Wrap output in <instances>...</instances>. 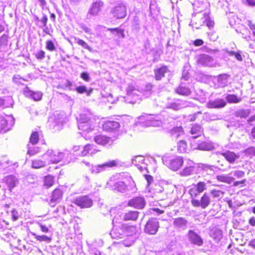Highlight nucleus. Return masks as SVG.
<instances>
[{
    "instance_id": "1",
    "label": "nucleus",
    "mask_w": 255,
    "mask_h": 255,
    "mask_svg": "<svg viewBox=\"0 0 255 255\" xmlns=\"http://www.w3.org/2000/svg\"><path fill=\"white\" fill-rule=\"evenodd\" d=\"M202 128H186V131L183 128H171L170 133L173 138L177 139L183 137L184 135L188 137L189 140L195 139L200 136L203 131Z\"/></svg>"
},
{
    "instance_id": "2",
    "label": "nucleus",
    "mask_w": 255,
    "mask_h": 255,
    "mask_svg": "<svg viewBox=\"0 0 255 255\" xmlns=\"http://www.w3.org/2000/svg\"><path fill=\"white\" fill-rule=\"evenodd\" d=\"M107 129L110 133V136L102 135L96 136L94 137V140L97 143L105 145L117 138L120 134H123V128H107Z\"/></svg>"
},
{
    "instance_id": "3",
    "label": "nucleus",
    "mask_w": 255,
    "mask_h": 255,
    "mask_svg": "<svg viewBox=\"0 0 255 255\" xmlns=\"http://www.w3.org/2000/svg\"><path fill=\"white\" fill-rule=\"evenodd\" d=\"M67 155V158H70V159H66L65 161L70 163L71 161V158L72 156L71 153H69L68 151L65 152H59L52 150H48L46 153L44 155L45 158L49 163H55L61 161L64 156Z\"/></svg>"
},
{
    "instance_id": "4",
    "label": "nucleus",
    "mask_w": 255,
    "mask_h": 255,
    "mask_svg": "<svg viewBox=\"0 0 255 255\" xmlns=\"http://www.w3.org/2000/svg\"><path fill=\"white\" fill-rule=\"evenodd\" d=\"M164 165L173 171H177L183 165L184 161L181 156H164L162 158Z\"/></svg>"
},
{
    "instance_id": "5",
    "label": "nucleus",
    "mask_w": 255,
    "mask_h": 255,
    "mask_svg": "<svg viewBox=\"0 0 255 255\" xmlns=\"http://www.w3.org/2000/svg\"><path fill=\"white\" fill-rule=\"evenodd\" d=\"M117 160H111L102 164L91 165L90 163L85 162L86 165L90 168L91 172L94 174H98L105 171L107 169L116 166L117 165Z\"/></svg>"
},
{
    "instance_id": "6",
    "label": "nucleus",
    "mask_w": 255,
    "mask_h": 255,
    "mask_svg": "<svg viewBox=\"0 0 255 255\" xmlns=\"http://www.w3.org/2000/svg\"><path fill=\"white\" fill-rule=\"evenodd\" d=\"M118 220V218L117 217H115L113 219L114 228L110 235L112 238L114 239H121L126 236L123 224H121V222H119Z\"/></svg>"
},
{
    "instance_id": "7",
    "label": "nucleus",
    "mask_w": 255,
    "mask_h": 255,
    "mask_svg": "<svg viewBox=\"0 0 255 255\" xmlns=\"http://www.w3.org/2000/svg\"><path fill=\"white\" fill-rule=\"evenodd\" d=\"M114 17L119 19L123 18L127 15V5L126 2L119 1L112 8L111 11Z\"/></svg>"
},
{
    "instance_id": "8",
    "label": "nucleus",
    "mask_w": 255,
    "mask_h": 255,
    "mask_svg": "<svg viewBox=\"0 0 255 255\" xmlns=\"http://www.w3.org/2000/svg\"><path fill=\"white\" fill-rule=\"evenodd\" d=\"M138 120L140 123H144L145 121V126L147 127H159L162 126V122L161 121L146 114L139 117Z\"/></svg>"
},
{
    "instance_id": "9",
    "label": "nucleus",
    "mask_w": 255,
    "mask_h": 255,
    "mask_svg": "<svg viewBox=\"0 0 255 255\" xmlns=\"http://www.w3.org/2000/svg\"><path fill=\"white\" fill-rule=\"evenodd\" d=\"M198 63L204 66L209 67H219L220 64L215 61L210 56L207 54H201L198 58Z\"/></svg>"
},
{
    "instance_id": "10",
    "label": "nucleus",
    "mask_w": 255,
    "mask_h": 255,
    "mask_svg": "<svg viewBox=\"0 0 255 255\" xmlns=\"http://www.w3.org/2000/svg\"><path fill=\"white\" fill-rule=\"evenodd\" d=\"M159 227V223L156 218H151L146 223L144 231L145 233L154 235L156 233Z\"/></svg>"
},
{
    "instance_id": "11",
    "label": "nucleus",
    "mask_w": 255,
    "mask_h": 255,
    "mask_svg": "<svg viewBox=\"0 0 255 255\" xmlns=\"http://www.w3.org/2000/svg\"><path fill=\"white\" fill-rule=\"evenodd\" d=\"M66 122V116L64 113H59L56 112L54 113L48 119L49 123H54L52 125L54 127L63 126V124Z\"/></svg>"
},
{
    "instance_id": "12",
    "label": "nucleus",
    "mask_w": 255,
    "mask_h": 255,
    "mask_svg": "<svg viewBox=\"0 0 255 255\" xmlns=\"http://www.w3.org/2000/svg\"><path fill=\"white\" fill-rule=\"evenodd\" d=\"M73 203L81 208H90L93 205L92 200L87 196L77 197L73 199Z\"/></svg>"
},
{
    "instance_id": "13",
    "label": "nucleus",
    "mask_w": 255,
    "mask_h": 255,
    "mask_svg": "<svg viewBox=\"0 0 255 255\" xmlns=\"http://www.w3.org/2000/svg\"><path fill=\"white\" fill-rule=\"evenodd\" d=\"M191 203L194 207H201L202 209H205L210 203V198L209 195L205 193L200 200H196L195 198H192Z\"/></svg>"
},
{
    "instance_id": "14",
    "label": "nucleus",
    "mask_w": 255,
    "mask_h": 255,
    "mask_svg": "<svg viewBox=\"0 0 255 255\" xmlns=\"http://www.w3.org/2000/svg\"><path fill=\"white\" fill-rule=\"evenodd\" d=\"M148 160L145 159L143 156H136L132 159V163L141 171L143 172L147 170Z\"/></svg>"
},
{
    "instance_id": "15",
    "label": "nucleus",
    "mask_w": 255,
    "mask_h": 255,
    "mask_svg": "<svg viewBox=\"0 0 255 255\" xmlns=\"http://www.w3.org/2000/svg\"><path fill=\"white\" fill-rule=\"evenodd\" d=\"M206 189V184L204 182H199L194 185L189 191L192 198H196L199 193Z\"/></svg>"
},
{
    "instance_id": "16",
    "label": "nucleus",
    "mask_w": 255,
    "mask_h": 255,
    "mask_svg": "<svg viewBox=\"0 0 255 255\" xmlns=\"http://www.w3.org/2000/svg\"><path fill=\"white\" fill-rule=\"evenodd\" d=\"M188 239L190 243L201 246L203 245V240L201 237L193 230H190L187 234Z\"/></svg>"
},
{
    "instance_id": "17",
    "label": "nucleus",
    "mask_w": 255,
    "mask_h": 255,
    "mask_svg": "<svg viewBox=\"0 0 255 255\" xmlns=\"http://www.w3.org/2000/svg\"><path fill=\"white\" fill-rule=\"evenodd\" d=\"M189 103L186 101L177 100L174 102L168 104L166 108L177 111L189 106Z\"/></svg>"
},
{
    "instance_id": "18",
    "label": "nucleus",
    "mask_w": 255,
    "mask_h": 255,
    "mask_svg": "<svg viewBox=\"0 0 255 255\" xmlns=\"http://www.w3.org/2000/svg\"><path fill=\"white\" fill-rule=\"evenodd\" d=\"M2 182L6 184L10 192L18 184V179L13 175H8L4 177L2 179Z\"/></svg>"
},
{
    "instance_id": "19",
    "label": "nucleus",
    "mask_w": 255,
    "mask_h": 255,
    "mask_svg": "<svg viewBox=\"0 0 255 255\" xmlns=\"http://www.w3.org/2000/svg\"><path fill=\"white\" fill-rule=\"evenodd\" d=\"M103 6V2L100 0H96L93 2L91 7L90 8L88 13V16L97 15L99 12L101 10Z\"/></svg>"
},
{
    "instance_id": "20",
    "label": "nucleus",
    "mask_w": 255,
    "mask_h": 255,
    "mask_svg": "<svg viewBox=\"0 0 255 255\" xmlns=\"http://www.w3.org/2000/svg\"><path fill=\"white\" fill-rule=\"evenodd\" d=\"M128 205L135 208L142 209L145 205V201L143 198L136 197L130 200L128 203Z\"/></svg>"
},
{
    "instance_id": "21",
    "label": "nucleus",
    "mask_w": 255,
    "mask_h": 255,
    "mask_svg": "<svg viewBox=\"0 0 255 255\" xmlns=\"http://www.w3.org/2000/svg\"><path fill=\"white\" fill-rule=\"evenodd\" d=\"M195 170L194 162L189 159L187 161L186 166L181 171V175L182 176H189L193 174Z\"/></svg>"
},
{
    "instance_id": "22",
    "label": "nucleus",
    "mask_w": 255,
    "mask_h": 255,
    "mask_svg": "<svg viewBox=\"0 0 255 255\" xmlns=\"http://www.w3.org/2000/svg\"><path fill=\"white\" fill-rule=\"evenodd\" d=\"M24 93L27 97H30L34 101H40L42 97V93L40 92H33L31 91L28 87L24 90Z\"/></svg>"
},
{
    "instance_id": "23",
    "label": "nucleus",
    "mask_w": 255,
    "mask_h": 255,
    "mask_svg": "<svg viewBox=\"0 0 255 255\" xmlns=\"http://www.w3.org/2000/svg\"><path fill=\"white\" fill-rule=\"evenodd\" d=\"M62 192L59 189L54 190L52 194V198L50 200V204L51 206L54 207L56 203H58L61 199Z\"/></svg>"
},
{
    "instance_id": "24",
    "label": "nucleus",
    "mask_w": 255,
    "mask_h": 255,
    "mask_svg": "<svg viewBox=\"0 0 255 255\" xmlns=\"http://www.w3.org/2000/svg\"><path fill=\"white\" fill-rule=\"evenodd\" d=\"M226 102L223 99H216L208 103V107L210 108H222L226 105Z\"/></svg>"
},
{
    "instance_id": "25",
    "label": "nucleus",
    "mask_w": 255,
    "mask_h": 255,
    "mask_svg": "<svg viewBox=\"0 0 255 255\" xmlns=\"http://www.w3.org/2000/svg\"><path fill=\"white\" fill-rule=\"evenodd\" d=\"M230 76L227 74H222L217 76V84L218 87L224 88L228 85Z\"/></svg>"
},
{
    "instance_id": "26",
    "label": "nucleus",
    "mask_w": 255,
    "mask_h": 255,
    "mask_svg": "<svg viewBox=\"0 0 255 255\" xmlns=\"http://www.w3.org/2000/svg\"><path fill=\"white\" fill-rule=\"evenodd\" d=\"M216 179L221 182L227 184H231L235 180V178L231 176V173L221 174L216 176Z\"/></svg>"
},
{
    "instance_id": "27",
    "label": "nucleus",
    "mask_w": 255,
    "mask_h": 255,
    "mask_svg": "<svg viewBox=\"0 0 255 255\" xmlns=\"http://www.w3.org/2000/svg\"><path fill=\"white\" fill-rule=\"evenodd\" d=\"M188 221L182 217L175 218L173 221V225L176 228L184 230L187 227Z\"/></svg>"
},
{
    "instance_id": "28",
    "label": "nucleus",
    "mask_w": 255,
    "mask_h": 255,
    "mask_svg": "<svg viewBox=\"0 0 255 255\" xmlns=\"http://www.w3.org/2000/svg\"><path fill=\"white\" fill-rule=\"evenodd\" d=\"M175 91L179 95L185 96L190 95L191 93L190 89L182 82L175 89Z\"/></svg>"
},
{
    "instance_id": "29",
    "label": "nucleus",
    "mask_w": 255,
    "mask_h": 255,
    "mask_svg": "<svg viewBox=\"0 0 255 255\" xmlns=\"http://www.w3.org/2000/svg\"><path fill=\"white\" fill-rule=\"evenodd\" d=\"M15 120L12 117H8L7 119L0 116V128H5L6 126L13 127Z\"/></svg>"
},
{
    "instance_id": "30",
    "label": "nucleus",
    "mask_w": 255,
    "mask_h": 255,
    "mask_svg": "<svg viewBox=\"0 0 255 255\" xmlns=\"http://www.w3.org/2000/svg\"><path fill=\"white\" fill-rule=\"evenodd\" d=\"M222 156L230 163H233L239 158V156L236 154L234 152L227 151L226 152H222Z\"/></svg>"
},
{
    "instance_id": "31",
    "label": "nucleus",
    "mask_w": 255,
    "mask_h": 255,
    "mask_svg": "<svg viewBox=\"0 0 255 255\" xmlns=\"http://www.w3.org/2000/svg\"><path fill=\"white\" fill-rule=\"evenodd\" d=\"M98 150L95 148V145L91 144H87L84 147V149L82 151V155L86 156L88 154L93 155L96 153Z\"/></svg>"
},
{
    "instance_id": "32",
    "label": "nucleus",
    "mask_w": 255,
    "mask_h": 255,
    "mask_svg": "<svg viewBox=\"0 0 255 255\" xmlns=\"http://www.w3.org/2000/svg\"><path fill=\"white\" fill-rule=\"evenodd\" d=\"M125 229L126 236H132L137 232V227L135 226H128L127 224H123Z\"/></svg>"
},
{
    "instance_id": "33",
    "label": "nucleus",
    "mask_w": 255,
    "mask_h": 255,
    "mask_svg": "<svg viewBox=\"0 0 255 255\" xmlns=\"http://www.w3.org/2000/svg\"><path fill=\"white\" fill-rule=\"evenodd\" d=\"M123 219L125 221H135L138 216V212L137 211H129L123 215Z\"/></svg>"
},
{
    "instance_id": "34",
    "label": "nucleus",
    "mask_w": 255,
    "mask_h": 255,
    "mask_svg": "<svg viewBox=\"0 0 255 255\" xmlns=\"http://www.w3.org/2000/svg\"><path fill=\"white\" fill-rule=\"evenodd\" d=\"M167 67L165 66L156 69L154 72L155 79L156 80H160L162 77L164 76V74L167 72Z\"/></svg>"
},
{
    "instance_id": "35",
    "label": "nucleus",
    "mask_w": 255,
    "mask_h": 255,
    "mask_svg": "<svg viewBox=\"0 0 255 255\" xmlns=\"http://www.w3.org/2000/svg\"><path fill=\"white\" fill-rule=\"evenodd\" d=\"M94 129V128H86L80 133L86 139L90 140L92 137H95L94 136L95 132Z\"/></svg>"
},
{
    "instance_id": "36",
    "label": "nucleus",
    "mask_w": 255,
    "mask_h": 255,
    "mask_svg": "<svg viewBox=\"0 0 255 255\" xmlns=\"http://www.w3.org/2000/svg\"><path fill=\"white\" fill-rule=\"evenodd\" d=\"M177 150L181 153L188 152L189 151L187 143L184 140H180L177 143Z\"/></svg>"
},
{
    "instance_id": "37",
    "label": "nucleus",
    "mask_w": 255,
    "mask_h": 255,
    "mask_svg": "<svg viewBox=\"0 0 255 255\" xmlns=\"http://www.w3.org/2000/svg\"><path fill=\"white\" fill-rule=\"evenodd\" d=\"M214 148L213 145L207 142H203L198 144L197 147H193V149H199L202 150H210Z\"/></svg>"
},
{
    "instance_id": "38",
    "label": "nucleus",
    "mask_w": 255,
    "mask_h": 255,
    "mask_svg": "<svg viewBox=\"0 0 255 255\" xmlns=\"http://www.w3.org/2000/svg\"><path fill=\"white\" fill-rule=\"evenodd\" d=\"M31 235L34 237L35 239L39 242H45L47 243L51 242L52 239L46 235H38L35 233H31Z\"/></svg>"
},
{
    "instance_id": "39",
    "label": "nucleus",
    "mask_w": 255,
    "mask_h": 255,
    "mask_svg": "<svg viewBox=\"0 0 255 255\" xmlns=\"http://www.w3.org/2000/svg\"><path fill=\"white\" fill-rule=\"evenodd\" d=\"M103 128H120V124L116 121L107 120L103 122Z\"/></svg>"
},
{
    "instance_id": "40",
    "label": "nucleus",
    "mask_w": 255,
    "mask_h": 255,
    "mask_svg": "<svg viewBox=\"0 0 255 255\" xmlns=\"http://www.w3.org/2000/svg\"><path fill=\"white\" fill-rule=\"evenodd\" d=\"M226 99L229 103L236 104L241 101V98H238L234 94H228Z\"/></svg>"
},
{
    "instance_id": "41",
    "label": "nucleus",
    "mask_w": 255,
    "mask_h": 255,
    "mask_svg": "<svg viewBox=\"0 0 255 255\" xmlns=\"http://www.w3.org/2000/svg\"><path fill=\"white\" fill-rule=\"evenodd\" d=\"M46 162L40 159H36L32 161V167L33 168H40L44 167Z\"/></svg>"
},
{
    "instance_id": "42",
    "label": "nucleus",
    "mask_w": 255,
    "mask_h": 255,
    "mask_svg": "<svg viewBox=\"0 0 255 255\" xmlns=\"http://www.w3.org/2000/svg\"><path fill=\"white\" fill-rule=\"evenodd\" d=\"M75 40L76 41V43L79 45L81 46L84 48H85L91 52L92 51V49L88 45V44L83 40L77 38L75 37Z\"/></svg>"
},
{
    "instance_id": "43",
    "label": "nucleus",
    "mask_w": 255,
    "mask_h": 255,
    "mask_svg": "<svg viewBox=\"0 0 255 255\" xmlns=\"http://www.w3.org/2000/svg\"><path fill=\"white\" fill-rule=\"evenodd\" d=\"M90 114H80L79 117L77 118V121L79 123H86L89 119Z\"/></svg>"
},
{
    "instance_id": "44",
    "label": "nucleus",
    "mask_w": 255,
    "mask_h": 255,
    "mask_svg": "<svg viewBox=\"0 0 255 255\" xmlns=\"http://www.w3.org/2000/svg\"><path fill=\"white\" fill-rule=\"evenodd\" d=\"M250 113L249 110H240L237 112L236 115L241 118L248 117Z\"/></svg>"
},
{
    "instance_id": "45",
    "label": "nucleus",
    "mask_w": 255,
    "mask_h": 255,
    "mask_svg": "<svg viewBox=\"0 0 255 255\" xmlns=\"http://www.w3.org/2000/svg\"><path fill=\"white\" fill-rule=\"evenodd\" d=\"M44 182V185L48 187H51L54 183V177L51 175H47L45 177Z\"/></svg>"
},
{
    "instance_id": "46",
    "label": "nucleus",
    "mask_w": 255,
    "mask_h": 255,
    "mask_svg": "<svg viewBox=\"0 0 255 255\" xmlns=\"http://www.w3.org/2000/svg\"><path fill=\"white\" fill-rule=\"evenodd\" d=\"M76 91L80 94H83L84 93H86L87 96H90L91 92L92 90L90 91H88L87 88L85 86H78L76 88Z\"/></svg>"
},
{
    "instance_id": "47",
    "label": "nucleus",
    "mask_w": 255,
    "mask_h": 255,
    "mask_svg": "<svg viewBox=\"0 0 255 255\" xmlns=\"http://www.w3.org/2000/svg\"><path fill=\"white\" fill-rule=\"evenodd\" d=\"M39 139V135L37 132H33L31 133L29 141L32 144H35L37 143Z\"/></svg>"
},
{
    "instance_id": "48",
    "label": "nucleus",
    "mask_w": 255,
    "mask_h": 255,
    "mask_svg": "<svg viewBox=\"0 0 255 255\" xmlns=\"http://www.w3.org/2000/svg\"><path fill=\"white\" fill-rule=\"evenodd\" d=\"M40 151V148L38 147H30L29 145H28L27 154L30 155H33Z\"/></svg>"
},
{
    "instance_id": "49",
    "label": "nucleus",
    "mask_w": 255,
    "mask_h": 255,
    "mask_svg": "<svg viewBox=\"0 0 255 255\" xmlns=\"http://www.w3.org/2000/svg\"><path fill=\"white\" fill-rule=\"evenodd\" d=\"M204 22L206 23V25L208 27H212L214 24V21L210 19L209 15L206 13H204Z\"/></svg>"
},
{
    "instance_id": "50",
    "label": "nucleus",
    "mask_w": 255,
    "mask_h": 255,
    "mask_svg": "<svg viewBox=\"0 0 255 255\" xmlns=\"http://www.w3.org/2000/svg\"><path fill=\"white\" fill-rule=\"evenodd\" d=\"M210 193L214 198H221L223 196L224 192L221 190L213 189L211 191Z\"/></svg>"
},
{
    "instance_id": "51",
    "label": "nucleus",
    "mask_w": 255,
    "mask_h": 255,
    "mask_svg": "<svg viewBox=\"0 0 255 255\" xmlns=\"http://www.w3.org/2000/svg\"><path fill=\"white\" fill-rule=\"evenodd\" d=\"M13 81L17 85L23 84L25 80L22 78L19 75H15L13 77Z\"/></svg>"
},
{
    "instance_id": "52",
    "label": "nucleus",
    "mask_w": 255,
    "mask_h": 255,
    "mask_svg": "<svg viewBox=\"0 0 255 255\" xmlns=\"http://www.w3.org/2000/svg\"><path fill=\"white\" fill-rule=\"evenodd\" d=\"M244 152L246 155L249 156H255V148L254 147L251 146L245 149Z\"/></svg>"
},
{
    "instance_id": "53",
    "label": "nucleus",
    "mask_w": 255,
    "mask_h": 255,
    "mask_svg": "<svg viewBox=\"0 0 255 255\" xmlns=\"http://www.w3.org/2000/svg\"><path fill=\"white\" fill-rule=\"evenodd\" d=\"M109 30H110L111 32H116L117 34L119 36H121L122 38H125V34L124 33V30L123 29H119L118 28H110Z\"/></svg>"
},
{
    "instance_id": "54",
    "label": "nucleus",
    "mask_w": 255,
    "mask_h": 255,
    "mask_svg": "<svg viewBox=\"0 0 255 255\" xmlns=\"http://www.w3.org/2000/svg\"><path fill=\"white\" fill-rule=\"evenodd\" d=\"M231 175L233 174L234 176L238 178H242L245 176V173L243 171L241 170H235L231 172Z\"/></svg>"
},
{
    "instance_id": "55",
    "label": "nucleus",
    "mask_w": 255,
    "mask_h": 255,
    "mask_svg": "<svg viewBox=\"0 0 255 255\" xmlns=\"http://www.w3.org/2000/svg\"><path fill=\"white\" fill-rule=\"evenodd\" d=\"M46 49L50 51H53L55 50V46L53 42L51 40L46 41Z\"/></svg>"
},
{
    "instance_id": "56",
    "label": "nucleus",
    "mask_w": 255,
    "mask_h": 255,
    "mask_svg": "<svg viewBox=\"0 0 255 255\" xmlns=\"http://www.w3.org/2000/svg\"><path fill=\"white\" fill-rule=\"evenodd\" d=\"M116 188L120 191L123 192L126 188L125 183L122 181H119L115 184Z\"/></svg>"
},
{
    "instance_id": "57",
    "label": "nucleus",
    "mask_w": 255,
    "mask_h": 255,
    "mask_svg": "<svg viewBox=\"0 0 255 255\" xmlns=\"http://www.w3.org/2000/svg\"><path fill=\"white\" fill-rule=\"evenodd\" d=\"M199 115H201V112H198L196 113H194V114L190 115L188 116L187 119H186V121H189V122H193L196 120L197 117Z\"/></svg>"
},
{
    "instance_id": "58",
    "label": "nucleus",
    "mask_w": 255,
    "mask_h": 255,
    "mask_svg": "<svg viewBox=\"0 0 255 255\" xmlns=\"http://www.w3.org/2000/svg\"><path fill=\"white\" fill-rule=\"evenodd\" d=\"M37 224L38 225V226L40 228V230L42 232L44 233H47L49 232V229L48 227H47L46 225H43V224L41 223L40 222H37Z\"/></svg>"
},
{
    "instance_id": "59",
    "label": "nucleus",
    "mask_w": 255,
    "mask_h": 255,
    "mask_svg": "<svg viewBox=\"0 0 255 255\" xmlns=\"http://www.w3.org/2000/svg\"><path fill=\"white\" fill-rule=\"evenodd\" d=\"M11 216L12 220L15 221L18 220L19 217V214L17 211L13 210L11 211Z\"/></svg>"
},
{
    "instance_id": "60",
    "label": "nucleus",
    "mask_w": 255,
    "mask_h": 255,
    "mask_svg": "<svg viewBox=\"0 0 255 255\" xmlns=\"http://www.w3.org/2000/svg\"><path fill=\"white\" fill-rule=\"evenodd\" d=\"M81 77L86 82H89L90 79L89 74L86 72L82 73L81 74Z\"/></svg>"
},
{
    "instance_id": "61",
    "label": "nucleus",
    "mask_w": 255,
    "mask_h": 255,
    "mask_svg": "<svg viewBox=\"0 0 255 255\" xmlns=\"http://www.w3.org/2000/svg\"><path fill=\"white\" fill-rule=\"evenodd\" d=\"M215 168L214 166H211L207 164L203 165V169L207 171H210L214 172V168Z\"/></svg>"
},
{
    "instance_id": "62",
    "label": "nucleus",
    "mask_w": 255,
    "mask_h": 255,
    "mask_svg": "<svg viewBox=\"0 0 255 255\" xmlns=\"http://www.w3.org/2000/svg\"><path fill=\"white\" fill-rule=\"evenodd\" d=\"M48 21V18L45 14H43L42 17L41 18L40 21L42 22L43 26H46Z\"/></svg>"
},
{
    "instance_id": "63",
    "label": "nucleus",
    "mask_w": 255,
    "mask_h": 255,
    "mask_svg": "<svg viewBox=\"0 0 255 255\" xmlns=\"http://www.w3.org/2000/svg\"><path fill=\"white\" fill-rule=\"evenodd\" d=\"M248 123L251 126L255 125V115L252 116L249 119Z\"/></svg>"
},
{
    "instance_id": "64",
    "label": "nucleus",
    "mask_w": 255,
    "mask_h": 255,
    "mask_svg": "<svg viewBox=\"0 0 255 255\" xmlns=\"http://www.w3.org/2000/svg\"><path fill=\"white\" fill-rule=\"evenodd\" d=\"M135 91V88L133 86L129 85L127 88V93L128 95H130Z\"/></svg>"
}]
</instances>
